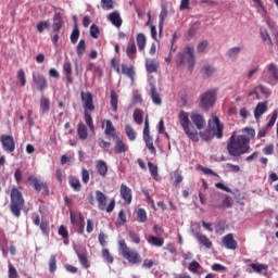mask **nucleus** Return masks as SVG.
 I'll return each mask as SVG.
<instances>
[{"label":"nucleus","mask_w":278,"mask_h":278,"mask_svg":"<svg viewBox=\"0 0 278 278\" xmlns=\"http://www.w3.org/2000/svg\"><path fill=\"white\" fill-rule=\"evenodd\" d=\"M250 142L251 139L247 136L238 135L236 137V134H233L228 140L227 151L232 157H240V155L248 153Z\"/></svg>","instance_id":"nucleus-1"},{"label":"nucleus","mask_w":278,"mask_h":278,"mask_svg":"<svg viewBox=\"0 0 278 278\" xmlns=\"http://www.w3.org/2000/svg\"><path fill=\"white\" fill-rule=\"evenodd\" d=\"M80 101L84 109V121L89 127L90 131H94V122H92V112L97 110L94 106V98L90 91H81Z\"/></svg>","instance_id":"nucleus-2"},{"label":"nucleus","mask_w":278,"mask_h":278,"mask_svg":"<svg viewBox=\"0 0 278 278\" xmlns=\"http://www.w3.org/2000/svg\"><path fill=\"white\" fill-rule=\"evenodd\" d=\"M178 121L186 134L188 136L189 140H192V142H197L199 140V132L197 131V128L192 125V122H190V117L186 111H180L178 115Z\"/></svg>","instance_id":"nucleus-3"},{"label":"nucleus","mask_w":278,"mask_h":278,"mask_svg":"<svg viewBox=\"0 0 278 278\" xmlns=\"http://www.w3.org/2000/svg\"><path fill=\"white\" fill-rule=\"evenodd\" d=\"M197 61L194 60V48L187 46L182 49L181 52H179L176 56V66H185V64H188L189 71H192L194 68V64Z\"/></svg>","instance_id":"nucleus-4"},{"label":"nucleus","mask_w":278,"mask_h":278,"mask_svg":"<svg viewBox=\"0 0 278 278\" xmlns=\"http://www.w3.org/2000/svg\"><path fill=\"white\" fill-rule=\"evenodd\" d=\"M24 207L25 199L23 198V193L18 189L13 188L11 190V213L13 214V216H15V218H21V212H23Z\"/></svg>","instance_id":"nucleus-5"},{"label":"nucleus","mask_w":278,"mask_h":278,"mask_svg":"<svg viewBox=\"0 0 278 278\" xmlns=\"http://www.w3.org/2000/svg\"><path fill=\"white\" fill-rule=\"evenodd\" d=\"M118 249L119 255H122L124 260H127L129 264L136 265L142 263V257L140 256V253H138V251L136 250H131L130 248H128L125 239L118 241Z\"/></svg>","instance_id":"nucleus-6"},{"label":"nucleus","mask_w":278,"mask_h":278,"mask_svg":"<svg viewBox=\"0 0 278 278\" xmlns=\"http://www.w3.org/2000/svg\"><path fill=\"white\" fill-rule=\"evenodd\" d=\"M261 79L268 84L269 86H277L278 84V67L275 63H269L265 66L262 72Z\"/></svg>","instance_id":"nucleus-7"},{"label":"nucleus","mask_w":278,"mask_h":278,"mask_svg":"<svg viewBox=\"0 0 278 278\" xmlns=\"http://www.w3.org/2000/svg\"><path fill=\"white\" fill-rule=\"evenodd\" d=\"M96 200L98 208L101 210V212H108V214H112V212H114V207H116V200H111L108 205V195L99 190L96 191Z\"/></svg>","instance_id":"nucleus-8"},{"label":"nucleus","mask_w":278,"mask_h":278,"mask_svg":"<svg viewBox=\"0 0 278 278\" xmlns=\"http://www.w3.org/2000/svg\"><path fill=\"white\" fill-rule=\"evenodd\" d=\"M217 92L216 89H211L202 93L200 96L199 108H201V110H210V108H214Z\"/></svg>","instance_id":"nucleus-9"},{"label":"nucleus","mask_w":278,"mask_h":278,"mask_svg":"<svg viewBox=\"0 0 278 278\" xmlns=\"http://www.w3.org/2000/svg\"><path fill=\"white\" fill-rule=\"evenodd\" d=\"M213 125V136H216L218 140L223 138V129H225V125L220 123V118L218 116H213L212 119H208V126Z\"/></svg>","instance_id":"nucleus-10"},{"label":"nucleus","mask_w":278,"mask_h":278,"mask_svg":"<svg viewBox=\"0 0 278 278\" xmlns=\"http://www.w3.org/2000/svg\"><path fill=\"white\" fill-rule=\"evenodd\" d=\"M0 141L2 143V149L7 151V153H14L16 149V143L14 142V137L10 135H2L0 137Z\"/></svg>","instance_id":"nucleus-11"},{"label":"nucleus","mask_w":278,"mask_h":278,"mask_svg":"<svg viewBox=\"0 0 278 278\" xmlns=\"http://www.w3.org/2000/svg\"><path fill=\"white\" fill-rule=\"evenodd\" d=\"M33 81H34L37 90H39V92H43V90H47V88L49 86V84L47 83V78L42 74H37V75L34 74Z\"/></svg>","instance_id":"nucleus-12"},{"label":"nucleus","mask_w":278,"mask_h":278,"mask_svg":"<svg viewBox=\"0 0 278 278\" xmlns=\"http://www.w3.org/2000/svg\"><path fill=\"white\" fill-rule=\"evenodd\" d=\"M28 184H30L37 192H40L41 190H49L47 182L40 181V179L34 176L28 177Z\"/></svg>","instance_id":"nucleus-13"},{"label":"nucleus","mask_w":278,"mask_h":278,"mask_svg":"<svg viewBox=\"0 0 278 278\" xmlns=\"http://www.w3.org/2000/svg\"><path fill=\"white\" fill-rule=\"evenodd\" d=\"M129 151V146L121 139V137L115 138V144H114V153L117 155H121L122 153H127Z\"/></svg>","instance_id":"nucleus-14"},{"label":"nucleus","mask_w":278,"mask_h":278,"mask_svg":"<svg viewBox=\"0 0 278 278\" xmlns=\"http://www.w3.org/2000/svg\"><path fill=\"white\" fill-rule=\"evenodd\" d=\"M63 73L66 78V86H71L73 84V65L70 63V61H65L63 64Z\"/></svg>","instance_id":"nucleus-15"},{"label":"nucleus","mask_w":278,"mask_h":278,"mask_svg":"<svg viewBox=\"0 0 278 278\" xmlns=\"http://www.w3.org/2000/svg\"><path fill=\"white\" fill-rule=\"evenodd\" d=\"M268 112V103L267 102H258L254 110V117L256 121H260L264 114Z\"/></svg>","instance_id":"nucleus-16"},{"label":"nucleus","mask_w":278,"mask_h":278,"mask_svg":"<svg viewBox=\"0 0 278 278\" xmlns=\"http://www.w3.org/2000/svg\"><path fill=\"white\" fill-rule=\"evenodd\" d=\"M119 193H121L122 199L125 201V203H127V205H129L131 203V199H132L131 189L129 187H127V185L122 184Z\"/></svg>","instance_id":"nucleus-17"},{"label":"nucleus","mask_w":278,"mask_h":278,"mask_svg":"<svg viewBox=\"0 0 278 278\" xmlns=\"http://www.w3.org/2000/svg\"><path fill=\"white\" fill-rule=\"evenodd\" d=\"M223 244L230 251H236L238 249V242L233 240V235L231 233H228L223 238Z\"/></svg>","instance_id":"nucleus-18"},{"label":"nucleus","mask_w":278,"mask_h":278,"mask_svg":"<svg viewBox=\"0 0 278 278\" xmlns=\"http://www.w3.org/2000/svg\"><path fill=\"white\" fill-rule=\"evenodd\" d=\"M191 121L195 125L197 129L201 130L205 128V117L200 113H192Z\"/></svg>","instance_id":"nucleus-19"},{"label":"nucleus","mask_w":278,"mask_h":278,"mask_svg":"<svg viewBox=\"0 0 278 278\" xmlns=\"http://www.w3.org/2000/svg\"><path fill=\"white\" fill-rule=\"evenodd\" d=\"M64 25V20L62 18V13L55 12L53 16V24H52V30L58 34L60 29H62V26Z\"/></svg>","instance_id":"nucleus-20"},{"label":"nucleus","mask_w":278,"mask_h":278,"mask_svg":"<svg viewBox=\"0 0 278 278\" xmlns=\"http://www.w3.org/2000/svg\"><path fill=\"white\" fill-rule=\"evenodd\" d=\"M150 97L154 105H162V97H160V93L157 92V88L153 83L150 84Z\"/></svg>","instance_id":"nucleus-21"},{"label":"nucleus","mask_w":278,"mask_h":278,"mask_svg":"<svg viewBox=\"0 0 278 278\" xmlns=\"http://www.w3.org/2000/svg\"><path fill=\"white\" fill-rule=\"evenodd\" d=\"M96 168L100 177H108V163L103 160H99L96 164Z\"/></svg>","instance_id":"nucleus-22"},{"label":"nucleus","mask_w":278,"mask_h":278,"mask_svg":"<svg viewBox=\"0 0 278 278\" xmlns=\"http://www.w3.org/2000/svg\"><path fill=\"white\" fill-rule=\"evenodd\" d=\"M104 135L108 136L109 138H114V139L118 138V136H116V128L114 127V124H112V121L110 119L106 121Z\"/></svg>","instance_id":"nucleus-23"},{"label":"nucleus","mask_w":278,"mask_h":278,"mask_svg":"<svg viewBox=\"0 0 278 278\" xmlns=\"http://www.w3.org/2000/svg\"><path fill=\"white\" fill-rule=\"evenodd\" d=\"M195 238H197L198 242L200 244H202V247H205V249H212V241L207 238V236H205L201 232H198L195 235Z\"/></svg>","instance_id":"nucleus-24"},{"label":"nucleus","mask_w":278,"mask_h":278,"mask_svg":"<svg viewBox=\"0 0 278 278\" xmlns=\"http://www.w3.org/2000/svg\"><path fill=\"white\" fill-rule=\"evenodd\" d=\"M72 225H81L84 223V215L80 212H70Z\"/></svg>","instance_id":"nucleus-25"},{"label":"nucleus","mask_w":278,"mask_h":278,"mask_svg":"<svg viewBox=\"0 0 278 278\" xmlns=\"http://www.w3.org/2000/svg\"><path fill=\"white\" fill-rule=\"evenodd\" d=\"M212 207H214V210H225V207H231V198L226 195L222 203L213 202Z\"/></svg>","instance_id":"nucleus-26"},{"label":"nucleus","mask_w":278,"mask_h":278,"mask_svg":"<svg viewBox=\"0 0 278 278\" xmlns=\"http://www.w3.org/2000/svg\"><path fill=\"white\" fill-rule=\"evenodd\" d=\"M77 135L79 140H88V127H86L84 123L78 124Z\"/></svg>","instance_id":"nucleus-27"},{"label":"nucleus","mask_w":278,"mask_h":278,"mask_svg":"<svg viewBox=\"0 0 278 278\" xmlns=\"http://www.w3.org/2000/svg\"><path fill=\"white\" fill-rule=\"evenodd\" d=\"M137 47L141 53L147 49V36L142 33L137 35Z\"/></svg>","instance_id":"nucleus-28"},{"label":"nucleus","mask_w":278,"mask_h":278,"mask_svg":"<svg viewBox=\"0 0 278 278\" xmlns=\"http://www.w3.org/2000/svg\"><path fill=\"white\" fill-rule=\"evenodd\" d=\"M75 253H76L81 266L84 268H90V262H88V256L86 255V252L76 250Z\"/></svg>","instance_id":"nucleus-29"},{"label":"nucleus","mask_w":278,"mask_h":278,"mask_svg":"<svg viewBox=\"0 0 278 278\" xmlns=\"http://www.w3.org/2000/svg\"><path fill=\"white\" fill-rule=\"evenodd\" d=\"M175 42H177V33L173 34V38L170 41V50H169V55L165 59V62L167 64H170V62H173V53H175V51H177V48H175Z\"/></svg>","instance_id":"nucleus-30"},{"label":"nucleus","mask_w":278,"mask_h":278,"mask_svg":"<svg viewBox=\"0 0 278 278\" xmlns=\"http://www.w3.org/2000/svg\"><path fill=\"white\" fill-rule=\"evenodd\" d=\"M109 21L114 25L115 27H121L123 25V18H121V14L118 12H113L109 15Z\"/></svg>","instance_id":"nucleus-31"},{"label":"nucleus","mask_w":278,"mask_h":278,"mask_svg":"<svg viewBox=\"0 0 278 278\" xmlns=\"http://www.w3.org/2000/svg\"><path fill=\"white\" fill-rule=\"evenodd\" d=\"M137 53H138V49L136 48V43L135 42L128 43L126 48L127 58H129V60H135Z\"/></svg>","instance_id":"nucleus-32"},{"label":"nucleus","mask_w":278,"mask_h":278,"mask_svg":"<svg viewBox=\"0 0 278 278\" xmlns=\"http://www.w3.org/2000/svg\"><path fill=\"white\" fill-rule=\"evenodd\" d=\"M111 110L113 112H118V93L116 91L111 90V100H110Z\"/></svg>","instance_id":"nucleus-33"},{"label":"nucleus","mask_w":278,"mask_h":278,"mask_svg":"<svg viewBox=\"0 0 278 278\" xmlns=\"http://www.w3.org/2000/svg\"><path fill=\"white\" fill-rule=\"evenodd\" d=\"M68 184H70L71 188H73V190L75 192H80L81 191V182L78 180L77 177L70 176L68 177Z\"/></svg>","instance_id":"nucleus-34"},{"label":"nucleus","mask_w":278,"mask_h":278,"mask_svg":"<svg viewBox=\"0 0 278 278\" xmlns=\"http://www.w3.org/2000/svg\"><path fill=\"white\" fill-rule=\"evenodd\" d=\"M166 16H168V9H166V7H162V10H161V13H160V16H159V20H160V23H159L160 34H162V29H164V21H166Z\"/></svg>","instance_id":"nucleus-35"},{"label":"nucleus","mask_w":278,"mask_h":278,"mask_svg":"<svg viewBox=\"0 0 278 278\" xmlns=\"http://www.w3.org/2000/svg\"><path fill=\"white\" fill-rule=\"evenodd\" d=\"M122 74L126 75V77H129V79L134 81V77L136 76V71L134 70V66L127 67V65L122 64Z\"/></svg>","instance_id":"nucleus-36"},{"label":"nucleus","mask_w":278,"mask_h":278,"mask_svg":"<svg viewBox=\"0 0 278 278\" xmlns=\"http://www.w3.org/2000/svg\"><path fill=\"white\" fill-rule=\"evenodd\" d=\"M148 242L151 247H164V239L155 236H150Z\"/></svg>","instance_id":"nucleus-37"},{"label":"nucleus","mask_w":278,"mask_h":278,"mask_svg":"<svg viewBox=\"0 0 278 278\" xmlns=\"http://www.w3.org/2000/svg\"><path fill=\"white\" fill-rule=\"evenodd\" d=\"M240 51H242V48L240 47L230 48L227 51V56L229 58V60H237L238 55H240Z\"/></svg>","instance_id":"nucleus-38"},{"label":"nucleus","mask_w":278,"mask_h":278,"mask_svg":"<svg viewBox=\"0 0 278 278\" xmlns=\"http://www.w3.org/2000/svg\"><path fill=\"white\" fill-rule=\"evenodd\" d=\"M40 110H41V112H49V110H51V101H49V98L41 97Z\"/></svg>","instance_id":"nucleus-39"},{"label":"nucleus","mask_w":278,"mask_h":278,"mask_svg":"<svg viewBox=\"0 0 278 278\" xmlns=\"http://www.w3.org/2000/svg\"><path fill=\"white\" fill-rule=\"evenodd\" d=\"M55 270H58V258L55 254H52L49 260V271L53 274Z\"/></svg>","instance_id":"nucleus-40"},{"label":"nucleus","mask_w":278,"mask_h":278,"mask_svg":"<svg viewBox=\"0 0 278 278\" xmlns=\"http://www.w3.org/2000/svg\"><path fill=\"white\" fill-rule=\"evenodd\" d=\"M146 68L149 73H157V62L155 60H148L146 62Z\"/></svg>","instance_id":"nucleus-41"},{"label":"nucleus","mask_w":278,"mask_h":278,"mask_svg":"<svg viewBox=\"0 0 278 278\" xmlns=\"http://www.w3.org/2000/svg\"><path fill=\"white\" fill-rule=\"evenodd\" d=\"M200 137L205 142H210V140L214 139V132L212 131V129L208 128V129L204 130L203 132H200Z\"/></svg>","instance_id":"nucleus-42"},{"label":"nucleus","mask_w":278,"mask_h":278,"mask_svg":"<svg viewBox=\"0 0 278 278\" xmlns=\"http://www.w3.org/2000/svg\"><path fill=\"white\" fill-rule=\"evenodd\" d=\"M250 268H252L253 273H262V270H268V265L252 263L250 264Z\"/></svg>","instance_id":"nucleus-43"},{"label":"nucleus","mask_w":278,"mask_h":278,"mask_svg":"<svg viewBox=\"0 0 278 278\" xmlns=\"http://www.w3.org/2000/svg\"><path fill=\"white\" fill-rule=\"evenodd\" d=\"M260 34H261L262 40H263L264 42L267 41L268 45H269L270 47H273V39L270 38V35L268 34V30H266L265 28H261Z\"/></svg>","instance_id":"nucleus-44"},{"label":"nucleus","mask_w":278,"mask_h":278,"mask_svg":"<svg viewBox=\"0 0 278 278\" xmlns=\"http://www.w3.org/2000/svg\"><path fill=\"white\" fill-rule=\"evenodd\" d=\"M125 131H126V136L127 138L134 142V140H136V130H134V128L131 127V125H126L125 126Z\"/></svg>","instance_id":"nucleus-45"},{"label":"nucleus","mask_w":278,"mask_h":278,"mask_svg":"<svg viewBox=\"0 0 278 278\" xmlns=\"http://www.w3.org/2000/svg\"><path fill=\"white\" fill-rule=\"evenodd\" d=\"M201 268V264H199V262L197 261H192L189 266H188V270L190 273H193V275H199V269Z\"/></svg>","instance_id":"nucleus-46"},{"label":"nucleus","mask_w":278,"mask_h":278,"mask_svg":"<svg viewBox=\"0 0 278 278\" xmlns=\"http://www.w3.org/2000/svg\"><path fill=\"white\" fill-rule=\"evenodd\" d=\"M70 38H71L72 45H76L77 40H79V27L77 26V24H75Z\"/></svg>","instance_id":"nucleus-47"},{"label":"nucleus","mask_w":278,"mask_h":278,"mask_svg":"<svg viewBox=\"0 0 278 278\" xmlns=\"http://www.w3.org/2000/svg\"><path fill=\"white\" fill-rule=\"evenodd\" d=\"M132 116L137 125H142V121H143L142 110L136 109Z\"/></svg>","instance_id":"nucleus-48"},{"label":"nucleus","mask_w":278,"mask_h":278,"mask_svg":"<svg viewBox=\"0 0 278 278\" xmlns=\"http://www.w3.org/2000/svg\"><path fill=\"white\" fill-rule=\"evenodd\" d=\"M137 220L138 223H147L148 217H147V211H144V208H139L137 211Z\"/></svg>","instance_id":"nucleus-49"},{"label":"nucleus","mask_w":278,"mask_h":278,"mask_svg":"<svg viewBox=\"0 0 278 278\" xmlns=\"http://www.w3.org/2000/svg\"><path fill=\"white\" fill-rule=\"evenodd\" d=\"M76 53L80 58L84 53H86V40L81 39L77 47H76Z\"/></svg>","instance_id":"nucleus-50"},{"label":"nucleus","mask_w":278,"mask_h":278,"mask_svg":"<svg viewBox=\"0 0 278 278\" xmlns=\"http://www.w3.org/2000/svg\"><path fill=\"white\" fill-rule=\"evenodd\" d=\"M102 257L108 262V264H114V256H112L109 249L102 250Z\"/></svg>","instance_id":"nucleus-51"},{"label":"nucleus","mask_w":278,"mask_h":278,"mask_svg":"<svg viewBox=\"0 0 278 278\" xmlns=\"http://www.w3.org/2000/svg\"><path fill=\"white\" fill-rule=\"evenodd\" d=\"M146 142V147L149 149V151L155 155L156 150H155V146H153V138L152 137H148L146 139H143Z\"/></svg>","instance_id":"nucleus-52"},{"label":"nucleus","mask_w":278,"mask_h":278,"mask_svg":"<svg viewBox=\"0 0 278 278\" xmlns=\"http://www.w3.org/2000/svg\"><path fill=\"white\" fill-rule=\"evenodd\" d=\"M148 167L153 179H157V165L153 164L152 162H148Z\"/></svg>","instance_id":"nucleus-53"},{"label":"nucleus","mask_w":278,"mask_h":278,"mask_svg":"<svg viewBox=\"0 0 278 278\" xmlns=\"http://www.w3.org/2000/svg\"><path fill=\"white\" fill-rule=\"evenodd\" d=\"M102 10H114V0H101Z\"/></svg>","instance_id":"nucleus-54"},{"label":"nucleus","mask_w":278,"mask_h":278,"mask_svg":"<svg viewBox=\"0 0 278 278\" xmlns=\"http://www.w3.org/2000/svg\"><path fill=\"white\" fill-rule=\"evenodd\" d=\"M128 238L134 242L135 244H140V235L138 232L130 230L128 232Z\"/></svg>","instance_id":"nucleus-55"},{"label":"nucleus","mask_w":278,"mask_h":278,"mask_svg":"<svg viewBox=\"0 0 278 278\" xmlns=\"http://www.w3.org/2000/svg\"><path fill=\"white\" fill-rule=\"evenodd\" d=\"M17 79H18L22 88L26 86L27 78L25 77V71L18 70V72H17Z\"/></svg>","instance_id":"nucleus-56"},{"label":"nucleus","mask_w":278,"mask_h":278,"mask_svg":"<svg viewBox=\"0 0 278 278\" xmlns=\"http://www.w3.org/2000/svg\"><path fill=\"white\" fill-rule=\"evenodd\" d=\"M151 138V132L149 130V116H146L144 127H143V139Z\"/></svg>","instance_id":"nucleus-57"},{"label":"nucleus","mask_w":278,"mask_h":278,"mask_svg":"<svg viewBox=\"0 0 278 278\" xmlns=\"http://www.w3.org/2000/svg\"><path fill=\"white\" fill-rule=\"evenodd\" d=\"M174 186L175 188H177V186H179L182 181H184V176H181V173H179V170L174 172Z\"/></svg>","instance_id":"nucleus-58"},{"label":"nucleus","mask_w":278,"mask_h":278,"mask_svg":"<svg viewBox=\"0 0 278 278\" xmlns=\"http://www.w3.org/2000/svg\"><path fill=\"white\" fill-rule=\"evenodd\" d=\"M9 278H18V271H16V267L9 263Z\"/></svg>","instance_id":"nucleus-59"},{"label":"nucleus","mask_w":278,"mask_h":278,"mask_svg":"<svg viewBox=\"0 0 278 278\" xmlns=\"http://www.w3.org/2000/svg\"><path fill=\"white\" fill-rule=\"evenodd\" d=\"M59 236L64 240H68V229H66L64 225L59 227Z\"/></svg>","instance_id":"nucleus-60"},{"label":"nucleus","mask_w":278,"mask_h":278,"mask_svg":"<svg viewBox=\"0 0 278 278\" xmlns=\"http://www.w3.org/2000/svg\"><path fill=\"white\" fill-rule=\"evenodd\" d=\"M48 27H49V22L47 21L39 22L37 24V31L39 34H42V31H45V29H47Z\"/></svg>","instance_id":"nucleus-61"},{"label":"nucleus","mask_w":278,"mask_h":278,"mask_svg":"<svg viewBox=\"0 0 278 278\" xmlns=\"http://www.w3.org/2000/svg\"><path fill=\"white\" fill-rule=\"evenodd\" d=\"M264 155H273L275 153V146L273 143L267 144L265 148H263Z\"/></svg>","instance_id":"nucleus-62"},{"label":"nucleus","mask_w":278,"mask_h":278,"mask_svg":"<svg viewBox=\"0 0 278 278\" xmlns=\"http://www.w3.org/2000/svg\"><path fill=\"white\" fill-rule=\"evenodd\" d=\"M90 36L91 38H99V26H97L96 24H92L90 26Z\"/></svg>","instance_id":"nucleus-63"},{"label":"nucleus","mask_w":278,"mask_h":278,"mask_svg":"<svg viewBox=\"0 0 278 278\" xmlns=\"http://www.w3.org/2000/svg\"><path fill=\"white\" fill-rule=\"evenodd\" d=\"M98 146L100 147V149H110V147H112V143L110 141H105L103 139H98Z\"/></svg>","instance_id":"nucleus-64"}]
</instances>
